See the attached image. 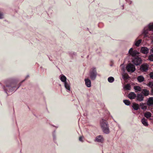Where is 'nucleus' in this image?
Instances as JSON below:
<instances>
[{
	"label": "nucleus",
	"instance_id": "30",
	"mask_svg": "<svg viewBox=\"0 0 153 153\" xmlns=\"http://www.w3.org/2000/svg\"><path fill=\"white\" fill-rule=\"evenodd\" d=\"M55 133H56V131L54 130L53 133V140H54V142H55V141L56 140V135Z\"/></svg>",
	"mask_w": 153,
	"mask_h": 153
},
{
	"label": "nucleus",
	"instance_id": "29",
	"mask_svg": "<svg viewBox=\"0 0 153 153\" xmlns=\"http://www.w3.org/2000/svg\"><path fill=\"white\" fill-rule=\"evenodd\" d=\"M69 55L70 56L73 58L74 56L76 55V53L74 52H71L69 53Z\"/></svg>",
	"mask_w": 153,
	"mask_h": 153
},
{
	"label": "nucleus",
	"instance_id": "33",
	"mask_svg": "<svg viewBox=\"0 0 153 153\" xmlns=\"http://www.w3.org/2000/svg\"><path fill=\"white\" fill-rule=\"evenodd\" d=\"M122 78L124 80L127 79L129 78V76L128 75H126L125 74H123Z\"/></svg>",
	"mask_w": 153,
	"mask_h": 153
},
{
	"label": "nucleus",
	"instance_id": "18",
	"mask_svg": "<svg viewBox=\"0 0 153 153\" xmlns=\"http://www.w3.org/2000/svg\"><path fill=\"white\" fill-rule=\"evenodd\" d=\"M64 84L65 87L67 91L69 92L70 91V85L68 84L67 81L64 83Z\"/></svg>",
	"mask_w": 153,
	"mask_h": 153
},
{
	"label": "nucleus",
	"instance_id": "6",
	"mask_svg": "<svg viewBox=\"0 0 153 153\" xmlns=\"http://www.w3.org/2000/svg\"><path fill=\"white\" fill-rule=\"evenodd\" d=\"M126 69L128 72H134L136 70L135 67L134 65L132 63H129L126 66Z\"/></svg>",
	"mask_w": 153,
	"mask_h": 153
},
{
	"label": "nucleus",
	"instance_id": "40",
	"mask_svg": "<svg viewBox=\"0 0 153 153\" xmlns=\"http://www.w3.org/2000/svg\"><path fill=\"white\" fill-rule=\"evenodd\" d=\"M151 43L153 45V40H152L151 41Z\"/></svg>",
	"mask_w": 153,
	"mask_h": 153
},
{
	"label": "nucleus",
	"instance_id": "39",
	"mask_svg": "<svg viewBox=\"0 0 153 153\" xmlns=\"http://www.w3.org/2000/svg\"><path fill=\"white\" fill-rule=\"evenodd\" d=\"M122 6V7H123V8H122V9H124V4Z\"/></svg>",
	"mask_w": 153,
	"mask_h": 153
},
{
	"label": "nucleus",
	"instance_id": "5",
	"mask_svg": "<svg viewBox=\"0 0 153 153\" xmlns=\"http://www.w3.org/2000/svg\"><path fill=\"white\" fill-rule=\"evenodd\" d=\"M128 53L130 56L133 58L139 56V52L137 50H134L133 48H131L128 51Z\"/></svg>",
	"mask_w": 153,
	"mask_h": 153
},
{
	"label": "nucleus",
	"instance_id": "34",
	"mask_svg": "<svg viewBox=\"0 0 153 153\" xmlns=\"http://www.w3.org/2000/svg\"><path fill=\"white\" fill-rule=\"evenodd\" d=\"M149 76L151 79H153V72H151L149 74Z\"/></svg>",
	"mask_w": 153,
	"mask_h": 153
},
{
	"label": "nucleus",
	"instance_id": "8",
	"mask_svg": "<svg viewBox=\"0 0 153 153\" xmlns=\"http://www.w3.org/2000/svg\"><path fill=\"white\" fill-rule=\"evenodd\" d=\"M144 97L141 93L137 94L136 97V101L138 102H141L143 101Z\"/></svg>",
	"mask_w": 153,
	"mask_h": 153
},
{
	"label": "nucleus",
	"instance_id": "44",
	"mask_svg": "<svg viewBox=\"0 0 153 153\" xmlns=\"http://www.w3.org/2000/svg\"><path fill=\"white\" fill-rule=\"evenodd\" d=\"M122 153H124L123 152Z\"/></svg>",
	"mask_w": 153,
	"mask_h": 153
},
{
	"label": "nucleus",
	"instance_id": "19",
	"mask_svg": "<svg viewBox=\"0 0 153 153\" xmlns=\"http://www.w3.org/2000/svg\"><path fill=\"white\" fill-rule=\"evenodd\" d=\"M134 89L135 92H137L138 91H140L142 89L138 85H135L134 87Z\"/></svg>",
	"mask_w": 153,
	"mask_h": 153
},
{
	"label": "nucleus",
	"instance_id": "14",
	"mask_svg": "<svg viewBox=\"0 0 153 153\" xmlns=\"http://www.w3.org/2000/svg\"><path fill=\"white\" fill-rule=\"evenodd\" d=\"M136 97V94L134 92H130L128 95V97L130 100L135 99Z\"/></svg>",
	"mask_w": 153,
	"mask_h": 153
},
{
	"label": "nucleus",
	"instance_id": "11",
	"mask_svg": "<svg viewBox=\"0 0 153 153\" xmlns=\"http://www.w3.org/2000/svg\"><path fill=\"white\" fill-rule=\"evenodd\" d=\"M141 94L143 96L146 97L149 94V91L146 89H143L141 91Z\"/></svg>",
	"mask_w": 153,
	"mask_h": 153
},
{
	"label": "nucleus",
	"instance_id": "12",
	"mask_svg": "<svg viewBox=\"0 0 153 153\" xmlns=\"http://www.w3.org/2000/svg\"><path fill=\"white\" fill-rule=\"evenodd\" d=\"M147 105L149 106H153V97H150L147 102Z\"/></svg>",
	"mask_w": 153,
	"mask_h": 153
},
{
	"label": "nucleus",
	"instance_id": "17",
	"mask_svg": "<svg viewBox=\"0 0 153 153\" xmlns=\"http://www.w3.org/2000/svg\"><path fill=\"white\" fill-rule=\"evenodd\" d=\"M141 122L145 126H148L149 124L147 122V120L144 117H143L141 120Z\"/></svg>",
	"mask_w": 153,
	"mask_h": 153
},
{
	"label": "nucleus",
	"instance_id": "7",
	"mask_svg": "<svg viewBox=\"0 0 153 153\" xmlns=\"http://www.w3.org/2000/svg\"><path fill=\"white\" fill-rule=\"evenodd\" d=\"M149 65L147 63H144L140 67V70L143 72H146L148 69Z\"/></svg>",
	"mask_w": 153,
	"mask_h": 153
},
{
	"label": "nucleus",
	"instance_id": "27",
	"mask_svg": "<svg viewBox=\"0 0 153 153\" xmlns=\"http://www.w3.org/2000/svg\"><path fill=\"white\" fill-rule=\"evenodd\" d=\"M147 28L148 29L149 31H153V24H149L148 25V27H147Z\"/></svg>",
	"mask_w": 153,
	"mask_h": 153
},
{
	"label": "nucleus",
	"instance_id": "9",
	"mask_svg": "<svg viewBox=\"0 0 153 153\" xmlns=\"http://www.w3.org/2000/svg\"><path fill=\"white\" fill-rule=\"evenodd\" d=\"M95 141L101 143H103L104 141V138L102 136L99 135L96 137L95 140Z\"/></svg>",
	"mask_w": 153,
	"mask_h": 153
},
{
	"label": "nucleus",
	"instance_id": "21",
	"mask_svg": "<svg viewBox=\"0 0 153 153\" xmlns=\"http://www.w3.org/2000/svg\"><path fill=\"white\" fill-rule=\"evenodd\" d=\"M141 107V109L143 110H145L147 109V107L145 103H140L139 105Z\"/></svg>",
	"mask_w": 153,
	"mask_h": 153
},
{
	"label": "nucleus",
	"instance_id": "4",
	"mask_svg": "<svg viewBox=\"0 0 153 153\" xmlns=\"http://www.w3.org/2000/svg\"><path fill=\"white\" fill-rule=\"evenodd\" d=\"M132 62L136 66L139 65L142 62V60L140 57L137 56L132 59Z\"/></svg>",
	"mask_w": 153,
	"mask_h": 153
},
{
	"label": "nucleus",
	"instance_id": "37",
	"mask_svg": "<svg viewBox=\"0 0 153 153\" xmlns=\"http://www.w3.org/2000/svg\"><path fill=\"white\" fill-rule=\"evenodd\" d=\"M126 1L129 4H131L132 3V1L130 0H126Z\"/></svg>",
	"mask_w": 153,
	"mask_h": 153
},
{
	"label": "nucleus",
	"instance_id": "41",
	"mask_svg": "<svg viewBox=\"0 0 153 153\" xmlns=\"http://www.w3.org/2000/svg\"><path fill=\"white\" fill-rule=\"evenodd\" d=\"M151 91H152V93H153V89H152Z\"/></svg>",
	"mask_w": 153,
	"mask_h": 153
},
{
	"label": "nucleus",
	"instance_id": "2",
	"mask_svg": "<svg viewBox=\"0 0 153 153\" xmlns=\"http://www.w3.org/2000/svg\"><path fill=\"white\" fill-rule=\"evenodd\" d=\"M101 126L104 133L105 134H108L110 132L109 126L106 120L102 119L100 121Z\"/></svg>",
	"mask_w": 153,
	"mask_h": 153
},
{
	"label": "nucleus",
	"instance_id": "26",
	"mask_svg": "<svg viewBox=\"0 0 153 153\" xmlns=\"http://www.w3.org/2000/svg\"><path fill=\"white\" fill-rule=\"evenodd\" d=\"M108 80L109 82L112 83L114 81V79L113 77L110 76L108 78Z\"/></svg>",
	"mask_w": 153,
	"mask_h": 153
},
{
	"label": "nucleus",
	"instance_id": "20",
	"mask_svg": "<svg viewBox=\"0 0 153 153\" xmlns=\"http://www.w3.org/2000/svg\"><path fill=\"white\" fill-rule=\"evenodd\" d=\"M137 81L139 82H141L144 80V78L142 75L138 76L137 78Z\"/></svg>",
	"mask_w": 153,
	"mask_h": 153
},
{
	"label": "nucleus",
	"instance_id": "36",
	"mask_svg": "<svg viewBox=\"0 0 153 153\" xmlns=\"http://www.w3.org/2000/svg\"><path fill=\"white\" fill-rule=\"evenodd\" d=\"M79 140L82 142H83V140H82V136H80L79 138Z\"/></svg>",
	"mask_w": 153,
	"mask_h": 153
},
{
	"label": "nucleus",
	"instance_id": "16",
	"mask_svg": "<svg viewBox=\"0 0 153 153\" xmlns=\"http://www.w3.org/2000/svg\"><path fill=\"white\" fill-rule=\"evenodd\" d=\"M149 31L148 29L147 28V27H144L143 30L142 34L144 35L145 37H146L147 36V34H148Z\"/></svg>",
	"mask_w": 153,
	"mask_h": 153
},
{
	"label": "nucleus",
	"instance_id": "23",
	"mask_svg": "<svg viewBox=\"0 0 153 153\" xmlns=\"http://www.w3.org/2000/svg\"><path fill=\"white\" fill-rule=\"evenodd\" d=\"M61 76L60 77V79L62 82L64 83L67 82L66 80L67 78L65 75L62 74L61 75Z\"/></svg>",
	"mask_w": 153,
	"mask_h": 153
},
{
	"label": "nucleus",
	"instance_id": "10",
	"mask_svg": "<svg viewBox=\"0 0 153 153\" xmlns=\"http://www.w3.org/2000/svg\"><path fill=\"white\" fill-rule=\"evenodd\" d=\"M140 51L142 53L144 54H147L149 53V50L147 48L143 47L141 48Z\"/></svg>",
	"mask_w": 153,
	"mask_h": 153
},
{
	"label": "nucleus",
	"instance_id": "31",
	"mask_svg": "<svg viewBox=\"0 0 153 153\" xmlns=\"http://www.w3.org/2000/svg\"><path fill=\"white\" fill-rule=\"evenodd\" d=\"M148 59L151 61L153 62V54H151L149 56Z\"/></svg>",
	"mask_w": 153,
	"mask_h": 153
},
{
	"label": "nucleus",
	"instance_id": "3",
	"mask_svg": "<svg viewBox=\"0 0 153 153\" xmlns=\"http://www.w3.org/2000/svg\"><path fill=\"white\" fill-rule=\"evenodd\" d=\"M97 73L96 68L93 67L89 71V76L90 78L92 81L94 80L97 76Z\"/></svg>",
	"mask_w": 153,
	"mask_h": 153
},
{
	"label": "nucleus",
	"instance_id": "43",
	"mask_svg": "<svg viewBox=\"0 0 153 153\" xmlns=\"http://www.w3.org/2000/svg\"><path fill=\"white\" fill-rule=\"evenodd\" d=\"M0 84H1V83L0 82Z\"/></svg>",
	"mask_w": 153,
	"mask_h": 153
},
{
	"label": "nucleus",
	"instance_id": "28",
	"mask_svg": "<svg viewBox=\"0 0 153 153\" xmlns=\"http://www.w3.org/2000/svg\"><path fill=\"white\" fill-rule=\"evenodd\" d=\"M123 101L125 104L127 105H129L130 104V102L129 100H123Z\"/></svg>",
	"mask_w": 153,
	"mask_h": 153
},
{
	"label": "nucleus",
	"instance_id": "1",
	"mask_svg": "<svg viewBox=\"0 0 153 153\" xmlns=\"http://www.w3.org/2000/svg\"><path fill=\"white\" fill-rule=\"evenodd\" d=\"M29 75H27L25 79L22 80L19 85H17V83L14 81L11 80H9L6 82L5 85H3L2 88L5 93L8 96L7 92H12L15 91L18 89L20 86L21 85L23 82H24L27 78L29 77Z\"/></svg>",
	"mask_w": 153,
	"mask_h": 153
},
{
	"label": "nucleus",
	"instance_id": "38",
	"mask_svg": "<svg viewBox=\"0 0 153 153\" xmlns=\"http://www.w3.org/2000/svg\"><path fill=\"white\" fill-rule=\"evenodd\" d=\"M150 51V52H152L153 53L152 54H153V48L152 49H151Z\"/></svg>",
	"mask_w": 153,
	"mask_h": 153
},
{
	"label": "nucleus",
	"instance_id": "13",
	"mask_svg": "<svg viewBox=\"0 0 153 153\" xmlns=\"http://www.w3.org/2000/svg\"><path fill=\"white\" fill-rule=\"evenodd\" d=\"M131 107L135 111H137L140 109L139 105L135 102H133L132 103Z\"/></svg>",
	"mask_w": 153,
	"mask_h": 153
},
{
	"label": "nucleus",
	"instance_id": "35",
	"mask_svg": "<svg viewBox=\"0 0 153 153\" xmlns=\"http://www.w3.org/2000/svg\"><path fill=\"white\" fill-rule=\"evenodd\" d=\"M3 18V14L0 11V19H2Z\"/></svg>",
	"mask_w": 153,
	"mask_h": 153
},
{
	"label": "nucleus",
	"instance_id": "22",
	"mask_svg": "<svg viewBox=\"0 0 153 153\" xmlns=\"http://www.w3.org/2000/svg\"><path fill=\"white\" fill-rule=\"evenodd\" d=\"M152 114L149 111H146L144 114V116L147 118H149L151 117Z\"/></svg>",
	"mask_w": 153,
	"mask_h": 153
},
{
	"label": "nucleus",
	"instance_id": "24",
	"mask_svg": "<svg viewBox=\"0 0 153 153\" xmlns=\"http://www.w3.org/2000/svg\"><path fill=\"white\" fill-rule=\"evenodd\" d=\"M142 42V40L141 39H140L137 41H136V40L134 42V45L137 47H138Z\"/></svg>",
	"mask_w": 153,
	"mask_h": 153
},
{
	"label": "nucleus",
	"instance_id": "15",
	"mask_svg": "<svg viewBox=\"0 0 153 153\" xmlns=\"http://www.w3.org/2000/svg\"><path fill=\"white\" fill-rule=\"evenodd\" d=\"M85 84L86 86L88 88L90 87L91 86V82L90 79L89 78L85 79Z\"/></svg>",
	"mask_w": 153,
	"mask_h": 153
},
{
	"label": "nucleus",
	"instance_id": "32",
	"mask_svg": "<svg viewBox=\"0 0 153 153\" xmlns=\"http://www.w3.org/2000/svg\"><path fill=\"white\" fill-rule=\"evenodd\" d=\"M147 85L150 88H152L153 87V82H149L147 84Z\"/></svg>",
	"mask_w": 153,
	"mask_h": 153
},
{
	"label": "nucleus",
	"instance_id": "25",
	"mask_svg": "<svg viewBox=\"0 0 153 153\" xmlns=\"http://www.w3.org/2000/svg\"><path fill=\"white\" fill-rule=\"evenodd\" d=\"M123 88L125 90H130L131 88V86L129 84H128L124 86Z\"/></svg>",
	"mask_w": 153,
	"mask_h": 153
},
{
	"label": "nucleus",
	"instance_id": "42",
	"mask_svg": "<svg viewBox=\"0 0 153 153\" xmlns=\"http://www.w3.org/2000/svg\"><path fill=\"white\" fill-rule=\"evenodd\" d=\"M40 68H42V67H40Z\"/></svg>",
	"mask_w": 153,
	"mask_h": 153
}]
</instances>
